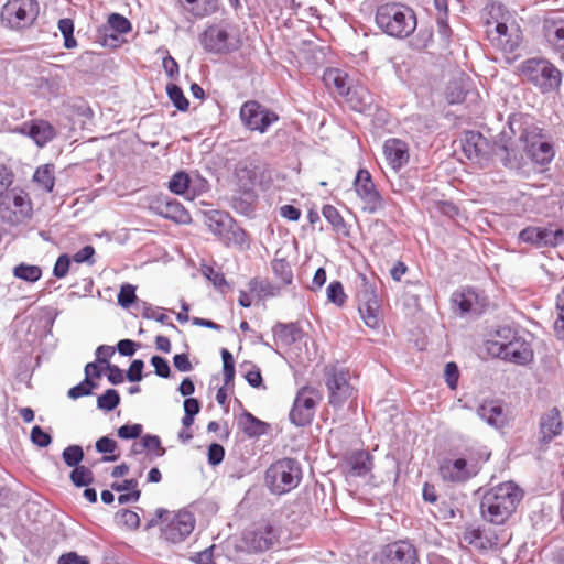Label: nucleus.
<instances>
[{"instance_id":"49","label":"nucleus","mask_w":564,"mask_h":564,"mask_svg":"<svg viewBox=\"0 0 564 564\" xmlns=\"http://www.w3.org/2000/svg\"><path fill=\"white\" fill-rule=\"evenodd\" d=\"M272 271L283 284L290 285L293 281V271L289 261L284 258H275L271 262Z\"/></svg>"},{"instance_id":"26","label":"nucleus","mask_w":564,"mask_h":564,"mask_svg":"<svg viewBox=\"0 0 564 564\" xmlns=\"http://www.w3.org/2000/svg\"><path fill=\"white\" fill-rule=\"evenodd\" d=\"M495 357L514 365L525 366L533 360V350L530 343L519 335Z\"/></svg>"},{"instance_id":"33","label":"nucleus","mask_w":564,"mask_h":564,"mask_svg":"<svg viewBox=\"0 0 564 564\" xmlns=\"http://www.w3.org/2000/svg\"><path fill=\"white\" fill-rule=\"evenodd\" d=\"M205 224L221 240L227 229L232 226L234 217L227 212L213 209L205 213Z\"/></svg>"},{"instance_id":"37","label":"nucleus","mask_w":564,"mask_h":564,"mask_svg":"<svg viewBox=\"0 0 564 564\" xmlns=\"http://www.w3.org/2000/svg\"><path fill=\"white\" fill-rule=\"evenodd\" d=\"M494 155H496L500 163L509 170H520L522 166V155L517 149L511 148L508 144H496Z\"/></svg>"},{"instance_id":"55","label":"nucleus","mask_w":564,"mask_h":564,"mask_svg":"<svg viewBox=\"0 0 564 564\" xmlns=\"http://www.w3.org/2000/svg\"><path fill=\"white\" fill-rule=\"evenodd\" d=\"M464 540L474 545L476 549L486 550L487 549V540L485 541V528L471 527L467 528L464 532Z\"/></svg>"},{"instance_id":"34","label":"nucleus","mask_w":564,"mask_h":564,"mask_svg":"<svg viewBox=\"0 0 564 564\" xmlns=\"http://www.w3.org/2000/svg\"><path fill=\"white\" fill-rule=\"evenodd\" d=\"M519 332L511 326L505 325L497 328L495 339L486 341V348L489 355L496 356L499 350L507 347L512 340L519 336Z\"/></svg>"},{"instance_id":"15","label":"nucleus","mask_w":564,"mask_h":564,"mask_svg":"<svg viewBox=\"0 0 564 564\" xmlns=\"http://www.w3.org/2000/svg\"><path fill=\"white\" fill-rule=\"evenodd\" d=\"M325 386L328 391V404L334 410H341L354 393V387L349 382V371L344 368H333L326 372Z\"/></svg>"},{"instance_id":"6","label":"nucleus","mask_w":564,"mask_h":564,"mask_svg":"<svg viewBox=\"0 0 564 564\" xmlns=\"http://www.w3.org/2000/svg\"><path fill=\"white\" fill-rule=\"evenodd\" d=\"M525 156L535 165L546 166L554 156L555 149L552 135L543 128L529 126L520 134Z\"/></svg>"},{"instance_id":"12","label":"nucleus","mask_w":564,"mask_h":564,"mask_svg":"<svg viewBox=\"0 0 564 564\" xmlns=\"http://www.w3.org/2000/svg\"><path fill=\"white\" fill-rule=\"evenodd\" d=\"M317 404L318 397L313 388L308 386L300 388L289 412L291 424L296 427L311 425L315 416Z\"/></svg>"},{"instance_id":"21","label":"nucleus","mask_w":564,"mask_h":564,"mask_svg":"<svg viewBox=\"0 0 564 564\" xmlns=\"http://www.w3.org/2000/svg\"><path fill=\"white\" fill-rule=\"evenodd\" d=\"M14 131L31 139L39 148H44L57 135V130L51 122L37 118L22 122Z\"/></svg>"},{"instance_id":"27","label":"nucleus","mask_w":564,"mask_h":564,"mask_svg":"<svg viewBox=\"0 0 564 564\" xmlns=\"http://www.w3.org/2000/svg\"><path fill=\"white\" fill-rule=\"evenodd\" d=\"M447 101L451 105L465 104L476 106L480 101L478 91L473 87L469 79H456L447 87Z\"/></svg>"},{"instance_id":"19","label":"nucleus","mask_w":564,"mask_h":564,"mask_svg":"<svg viewBox=\"0 0 564 564\" xmlns=\"http://www.w3.org/2000/svg\"><path fill=\"white\" fill-rule=\"evenodd\" d=\"M195 523L194 514L188 510L181 509L174 512L161 529V535L169 543H181L193 532Z\"/></svg>"},{"instance_id":"39","label":"nucleus","mask_w":564,"mask_h":564,"mask_svg":"<svg viewBox=\"0 0 564 564\" xmlns=\"http://www.w3.org/2000/svg\"><path fill=\"white\" fill-rule=\"evenodd\" d=\"M248 289L249 292L256 293L259 300L278 296L281 292V288L279 285L267 279L259 280L258 278L249 280Z\"/></svg>"},{"instance_id":"51","label":"nucleus","mask_w":564,"mask_h":564,"mask_svg":"<svg viewBox=\"0 0 564 564\" xmlns=\"http://www.w3.org/2000/svg\"><path fill=\"white\" fill-rule=\"evenodd\" d=\"M85 458L84 449L80 445L73 444L65 447L62 452V459L67 467L74 468L79 465Z\"/></svg>"},{"instance_id":"24","label":"nucleus","mask_w":564,"mask_h":564,"mask_svg":"<svg viewBox=\"0 0 564 564\" xmlns=\"http://www.w3.org/2000/svg\"><path fill=\"white\" fill-rule=\"evenodd\" d=\"M239 116L248 130L260 133L279 120V116L269 108H239Z\"/></svg>"},{"instance_id":"57","label":"nucleus","mask_w":564,"mask_h":564,"mask_svg":"<svg viewBox=\"0 0 564 564\" xmlns=\"http://www.w3.org/2000/svg\"><path fill=\"white\" fill-rule=\"evenodd\" d=\"M0 219L9 225H18L21 223V217L18 216V213L11 206L9 198H6L4 195L0 194Z\"/></svg>"},{"instance_id":"38","label":"nucleus","mask_w":564,"mask_h":564,"mask_svg":"<svg viewBox=\"0 0 564 564\" xmlns=\"http://www.w3.org/2000/svg\"><path fill=\"white\" fill-rule=\"evenodd\" d=\"M6 198H9L11 206L17 210L18 216L21 217V221L31 216L32 204L24 191L17 192L15 189L11 192H7L4 194Z\"/></svg>"},{"instance_id":"23","label":"nucleus","mask_w":564,"mask_h":564,"mask_svg":"<svg viewBox=\"0 0 564 564\" xmlns=\"http://www.w3.org/2000/svg\"><path fill=\"white\" fill-rule=\"evenodd\" d=\"M341 468L346 477H365L373 468V456L368 451H351L344 456Z\"/></svg>"},{"instance_id":"22","label":"nucleus","mask_w":564,"mask_h":564,"mask_svg":"<svg viewBox=\"0 0 564 564\" xmlns=\"http://www.w3.org/2000/svg\"><path fill=\"white\" fill-rule=\"evenodd\" d=\"M476 414L496 430H503L509 425L506 404L500 399L482 400L476 409Z\"/></svg>"},{"instance_id":"14","label":"nucleus","mask_w":564,"mask_h":564,"mask_svg":"<svg viewBox=\"0 0 564 564\" xmlns=\"http://www.w3.org/2000/svg\"><path fill=\"white\" fill-rule=\"evenodd\" d=\"M480 470L481 465L478 462L465 457L444 458L438 467L441 478L452 484H465L476 477Z\"/></svg>"},{"instance_id":"44","label":"nucleus","mask_w":564,"mask_h":564,"mask_svg":"<svg viewBox=\"0 0 564 564\" xmlns=\"http://www.w3.org/2000/svg\"><path fill=\"white\" fill-rule=\"evenodd\" d=\"M192 183L193 178H191L189 174L184 170H180L171 176L167 188L171 193L183 196L192 188Z\"/></svg>"},{"instance_id":"5","label":"nucleus","mask_w":564,"mask_h":564,"mask_svg":"<svg viewBox=\"0 0 564 564\" xmlns=\"http://www.w3.org/2000/svg\"><path fill=\"white\" fill-rule=\"evenodd\" d=\"M264 480L271 494H288L301 482L302 466L295 458L279 459L268 467Z\"/></svg>"},{"instance_id":"54","label":"nucleus","mask_w":564,"mask_h":564,"mask_svg":"<svg viewBox=\"0 0 564 564\" xmlns=\"http://www.w3.org/2000/svg\"><path fill=\"white\" fill-rule=\"evenodd\" d=\"M216 0H184L183 6L194 15L204 17L216 9Z\"/></svg>"},{"instance_id":"35","label":"nucleus","mask_w":564,"mask_h":564,"mask_svg":"<svg viewBox=\"0 0 564 564\" xmlns=\"http://www.w3.org/2000/svg\"><path fill=\"white\" fill-rule=\"evenodd\" d=\"M543 29L547 41L564 56V20L546 19Z\"/></svg>"},{"instance_id":"45","label":"nucleus","mask_w":564,"mask_h":564,"mask_svg":"<svg viewBox=\"0 0 564 564\" xmlns=\"http://www.w3.org/2000/svg\"><path fill=\"white\" fill-rule=\"evenodd\" d=\"M13 276L28 283H35L42 278V269L36 264L21 262L13 268Z\"/></svg>"},{"instance_id":"52","label":"nucleus","mask_w":564,"mask_h":564,"mask_svg":"<svg viewBox=\"0 0 564 564\" xmlns=\"http://www.w3.org/2000/svg\"><path fill=\"white\" fill-rule=\"evenodd\" d=\"M115 521L118 525L128 530H137L140 527V517L130 509H120L115 513Z\"/></svg>"},{"instance_id":"60","label":"nucleus","mask_w":564,"mask_h":564,"mask_svg":"<svg viewBox=\"0 0 564 564\" xmlns=\"http://www.w3.org/2000/svg\"><path fill=\"white\" fill-rule=\"evenodd\" d=\"M58 29L64 36V46L66 48H74L77 46V41L74 37V22L72 19L64 18L58 21Z\"/></svg>"},{"instance_id":"2","label":"nucleus","mask_w":564,"mask_h":564,"mask_svg":"<svg viewBox=\"0 0 564 564\" xmlns=\"http://www.w3.org/2000/svg\"><path fill=\"white\" fill-rule=\"evenodd\" d=\"M523 498V490L513 481L501 482L482 495L480 513L485 521L503 524Z\"/></svg>"},{"instance_id":"32","label":"nucleus","mask_w":564,"mask_h":564,"mask_svg":"<svg viewBox=\"0 0 564 564\" xmlns=\"http://www.w3.org/2000/svg\"><path fill=\"white\" fill-rule=\"evenodd\" d=\"M323 82L328 89L340 96H347L350 91L349 76L343 69L327 68L323 74Z\"/></svg>"},{"instance_id":"58","label":"nucleus","mask_w":564,"mask_h":564,"mask_svg":"<svg viewBox=\"0 0 564 564\" xmlns=\"http://www.w3.org/2000/svg\"><path fill=\"white\" fill-rule=\"evenodd\" d=\"M30 440L31 442L37 446L39 448H46L48 447L52 442H53V437H52V434L51 432L48 431H45L42 426L40 425H34L32 429H31V433H30Z\"/></svg>"},{"instance_id":"29","label":"nucleus","mask_w":564,"mask_h":564,"mask_svg":"<svg viewBox=\"0 0 564 564\" xmlns=\"http://www.w3.org/2000/svg\"><path fill=\"white\" fill-rule=\"evenodd\" d=\"M563 423L557 408L544 413L540 419V443L549 444L562 433Z\"/></svg>"},{"instance_id":"48","label":"nucleus","mask_w":564,"mask_h":564,"mask_svg":"<svg viewBox=\"0 0 564 564\" xmlns=\"http://www.w3.org/2000/svg\"><path fill=\"white\" fill-rule=\"evenodd\" d=\"M69 479L74 487L76 488H83L90 486L94 480V473L91 469L87 466L79 465L77 467H74L69 474Z\"/></svg>"},{"instance_id":"64","label":"nucleus","mask_w":564,"mask_h":564,"mask_svg":"<svg viewBox=\"0 0 564 564\" xmlns=\"http://www.w3.org/2000/svg\"><path fill=\"white\" fill-rule=\"evenodd\" d=\"M225 458V448L221 444L213 442L207 448V463L212 467H216L223 463Z\"/></svg>"},{"instance_id":"50","label":"nucleus","mask_w":564,"mask_h":564,"mask_svg":"<svg viewBox=\"0 0 564 564\" xmlns=\"http://www.w3.org/2000/svg\"><path fill=\"white\" fill-rule=\"evenodd\" d=\"M220 356L223 360V378L225 387L234 386L235 380V359L232 354L227 348L220 349Z\"/></svg>"},{"instance_id":"62","label":"nucleus","mask_w":564,"mask_h":564,"mask_svg":"<svg viewBox=\"0 0 564 564\" xmlns=\"http://www.w3.org/2000/svg\"><path fill=\"white\" fill-rule=\"evenodd\" d=\"M460 377V371L455 361H448L444 367V379L447 387L451 390H456L458 387V381Z\"/></svg>"},{"instance_id":"18","label":"nucleus","mask_w":564,"mask_h":564,"mask_svg":"<svg viewBox=\"0 0 564 564\" xmlns=\"http://www.w3.org/2000/svg\"><path fill=\"white\" fill-rule=\"evenodd\" d=\"M379 564H421L416 546L408 539L381 546Z\"/></svg>"},{"instance_id":"9","label":"nucleus","mask_w":564,"mask_h":564,"mask_svg":"<svg viewBox=\"0 0 564 564\" xmlns=\"http://www.w3.org/2000/svg\"><path fill=\"white\" fill-rule=\"evenodd\" d=\"M281 529L278 524L261 520L246 530L242 534V542L249 552L263 553L279 542Z\"/></svg>"},{"instance_id":"47","label":"nucleus","mask_w":564,"mask_h":564,"mask_svg":"<svg viewBox=\"0 0 564 564\" xmlns=\"http://www.w3.org/2000/svg\"><path fill=\"white\" fill-rule=\"evenodd\" d=\"M137 286L131 283H123L120 286L119 293L117 295L118 305L122 308H130L131 306H135L139 308V300L135 294Z\"/></svg>"},{"instance_id":"30","label":"nucleus","mask_w":564,"mask_h":564,"mask_svg":"<svg viewBox=\"0 0 564 564\" xmlns=\"http://www.w3.org/2000/svg\"><path fill=\"white\" fill-rule=\"evenodd\" d=\"M238 426L249 438H259L267 435L271 430V425L268 422L260 420L247 410H243L239 415Z\"/></svg>"},{"instance_id":"7","label":"nucleus","mask_w":564,"mask_h":564,"mask_svg":"<svg viewBox=\"0 0 564 564\" xmlns=\"http://www.w3.org/2000/svg\"><path fill=\"white\" fill-rule=\"evenodd\" d=\"M519 75L542 93L554 91L562 83V73L544 58H529L522 62L519 66Z\"/></svg>"},{"instance_id":"8","label":"nucleus","mask_w":564,"mask_h":564,"mask_svg":"<svg viewBox=\"0 0 564 564\" xmlns=\"http://www.w3.org/2000/svg\"><path fill=\"white\" fill-rule=\"evenodd\" d=\"M357 301L365 324L370 328L379 327L380 301L377 286L364 273H358Z\"/></svg>"},{"instance_id":"36","label":"nucleus","mask_w":564,"mask_h":564,"mask_svg":"<svg viewBox=\"0 0 564 564\" xmlns=\"http://www.w3.org/2000/svg\"><path fill=\"white\" fill-rule=\"evenodd\" d=\"M221 241L227 247L234 246V247L239 248L240 250L249 249V247H250V240H249L248 232L237 224L235 218H234L232 226H230V228L227 229Z\"/></svg>"},{"instance_id":"31","label":"nucleus","mask_w":564,"mask_h":564,"mask_svg":"<svg viewBox=\"0 0 564 564\" xmlns=\"http://www.w3.org/2000/svg\"><path fill=\"white\" fill-rule=\"evenodd\" d=\"M272 333L275 340L286 347H290L295 343L301 341L305 335L304 330L300 327L299 323L295 322H278L272 327Z\"/></svg>"},{"instance_id":"53","label":"nucleus","mask_w":564,"mask_h":564,"mask_svg":"<svg viewBox=\"0 0 564 564\" xmlns=\"http://www.w3.org/2000/svg\"><path fill=\"white\" fill-rule=\"evenodd\" d=\"M97 388L98 383L95 380L84 378L80 382L69 388L67 397L72 400H77L83 397L91 395Z\"/></svg>"},{"instance_id":"63","label":"nucleus","mask_w":564,"mask_h":564,"mask_svg":"<svg viewBox=\"0 0 564 564\" xmlns=\"http://www.w3.org/2000/svg\"><path fill=\"white\" fill-rule=\"evenodd\" d=\"M202 271L204 276L210 281L216 289L221 290L225 286H229V283L227 282L223 272L214 269L210 265H204Z\"/></svg>"},{"instance_id":"10","label":"nucleus","mask_w":564,"mask_h":564,"mask_svg":"<svg viewBox=\"0 0 564 564\" xmlns=\"http://www.w3.org/2000/svg\"><path fill=\"white\" fill-rule=\"evenodd\" d=\"M36 0H8L1 11V21L13 30H22L33 24L39 15Z\"/></svg>"},{"instance_id":"56","label":"nucleus","mask_w":564,"mask_h":564,"mask_svg":"<svg viewBox=\"0 0 564 564\" xmlns=\"http://www.w3.org/2000/svg\"><path fill=\"white\" fill-rule=\"evenodd\" d=\"M327 301L332 304L341 307L346 303V294L343 283L338 280L332 281L326 289Z\"/></svg>"},{"instance_id":"16","label":"nucleus","mask_w":564,"mask_h":564,"mask_svg":"<svg viewBox=\"0 0 564 564\" xmlns=\"http://www.w3.org/2000/svg\"><path fill=\"white\" fill-rule=\"evenodd\" d=\"M199 41L205 51L213 54H228L237 51L241 45L237 35L229 33L220 25L208 26L200 34Z\"/></svg>"},{"instance_id":"61","label":"nucleus","mask_w":564,"mask_h":564,"mask_svg":"<svg viewBox=\"0 0 564 564\" xmlns=\"http://www.w3.org/2000/svg\"><path fill=\"white\" fill-rule=\"evenodd\" d=\"M150 364L154 368V373L162 378V379H169L172 376L171 366L169 364V360L160 355H153L150 358Z\"/></svg>"},{"instance_id":"28","label":"nucleus","mask_w":564,"mask_h":564,"mask_svg":"<svg viewBox=\"0 0 564 564\" xmlns=\"http://www.w3.org/2000/svg\"><path fill=\"white\" fill-rule=\"evenodd\" d=\"M383 153L389 165L393 170H400L409 162L408 144L397 138H390L383 143Z\"/></svg>"},{"instance_id":"25","label":"nucleus","mask_w":564,"mask_h":564,"mask_svg":"<svg viewBox=\"0 0 564 564\" xmlns=\"http://www.w3.org/2000/svg\"><path fill=\"white\" fill-rule=\"evenodd\" d=\"M151 208L156 215L176 224H188L192 220L191 214L186 208L176 198L167 195L158 197Z\"/></svg>"},{"instance_id":"1","label":"nucleus","mask_w":564,"mask_h":564,"mask_svg":"<svg viewBox=\"0 0 564 564\" xmlns=\"http://www.w3.org/2000/svg\"><path fill=\"white\" fill-rule=\"evenodd\" d=\"M264 169L251 159H242L234 169L235 191L230 199L232 209L243 216L250 217L254 213L258 200L257 187L264 182Z\"/></svg>"},{"instance_id":"17","label":"nucleus","mask_w":564,"mask_h":564,"mask_svg":"<svg viewBox=\"0 0 564 564\" xmlns=\"http://www.w3.org/2000/svg\"><path fill=\"white\" fill-rule=\"evenodd\" d=\"M354 189L357 196L365 203L364 210L369 214H376L384 208V199L376 188L370 172L360 167L354 180Z\"/></svg>"},{"instance_id":"3","label":"nucleus","mask_w":564,"mask_h":564,"mask_svg":"<svg viewBox=\"0 0 564 564\" xmlns=\"http://www.w3.org/2000/svg\"><path fill=\"white\" fill-rule=\"evenodd\" d=\"M484 23L486 35L498 50L513 52L519 45V30L512 13L503 4L492 2L486 7Z\"/></svg>"},{"instance_id":"11","label":"nucleus","mask_w":564,"mask_h":564,"mask_svg":"<svg viewBox=\"0 0 564 564\" xmlns=\"http://www.w3.org/2000/svg\"><path fill=\"white\" fill-rule=\"evenodd\" d=\"M451 301L457 307L460 316H481L490 305L486 292L476 286H463L454 291Z\"/></svg>"},{"instance_id":"42","label":"nucleus","mask_w":564,"mask_h":564,"mask_svg":"<svg viewBox=\"0 0 564 564\" xmlns=\"http://www.w3.org/2000/svg\"><path fill=\"white\" fill-rule=\"evenodd\" d=\"M55 166L54 164H44L39 166L34 174L33 181L41 186L46 193H52L55 185Z\"/></svg>"},{"instance_id":"13","label":"nucleus","mask_w":564,"mask_h":564,"mask_svg":"<svg viewBox=\"0 0 564 564\" xmlns=\"http://www.w3.org/2000/svg\"><path fill=\"white\" fill-rule=\"evenodd\" d=\"M496 144L491 143L481 132L466 130L460 139V149L465 156L485 167L492 159Z\"/></svg>"},{"instance_id":"46","label":"nucleus","mask_w":564,"mask_h":564,"mask_svg":"<svg viewBox=\"0 0 564 564\" xmlns=\"http://www.w3.org/2000/svg\"><path fill=\"white\" fill-rule=\"evenodd\" d=\"M120 402L121 398L118 390L108 388L97 397V409L108 413L117 409Z\"/></svg>"},{"instance_id":"20","label":"nucleus","mask_w":564,"mask_h":564,"mask_svg":"<svg viewBox=\"0 0 564 564\" xmlns=\"http://www.w3.org/2000/svg\"><path fill=\"white\" fill-rule=\"evenodd\" d=\"M518 240L535 248H556L564 243V229L551 230L546 227L528 226L520 230Z\"/></svg>"},{"instance_id":"59","label":"nucleus","mask_w":564,"mask_h":564,"mask_svg":"<svg viewBox=\"0 0 564 564\" xmlns=\"http://www.w3.org/2000/svg\"><path fill=\"white\" fill-rule=\"evenodd\" d=\"M143 433V425L140 423H126L117 429V436L123 441L140 438Z\"/></svg>"},{"instance_id":"4","label":"nucleus","mask_w":564,"mask_h":564,"mask_svg":"<svg viewBox=\"0 0 564 564\" xmlns=\"http://www.w3.org/2000/svg\"><path fill=\"white\" fill-rule=\"evenodd\" d=\"M376 23L386 34L405 39L416 29V15L410 7L403 3H384L377 9Z\"/></svg>"},{"instance_id":"43","label":"nucleus","mask_w":564,"mask_h":564,"mask_svg":"<svg viewBox=\"0 0 564 564\" xmlns=\"http://www.w3.org/2000/svg\"><path fill=\"white\" fill-rule=\"evenodd\" d=\"M118 448V443L109 435L99 437L95 443L97 453L102 454L101 460L105 463H112L119 459V455L115 454Z\"/></svg>"},{"instance_id":"41","label":"nucleus","mask_w":564,"mask_h":564,"mask_svg":"<svg viewBox=\"0 0 564 564\" xmlns=\"http://www.w3.org/2000/svg\"><path fill=\"white\" fill-rule=\"evenodd\" d=\"M141 447L147 452L150 460L162 457L165 455L166 449L162 446L161 437L156 434H143L140 437Z\"/></svg>"},{"instance_id":"40","label":"nucleus","mask_w":564,"mask_h":564,"mask_svg":"<svg viewBox=\"0 0 564 564\" xmlns=\"http://www.w3.org/2000/svg\"><path fill=\"white\" fill-rule=\"evenodd\" d=\"M322 215L336 232L341 234L345 237L349 236V228L335 206L330 204L324 205L322 208Z\"/></svg>"}]
</instances>
